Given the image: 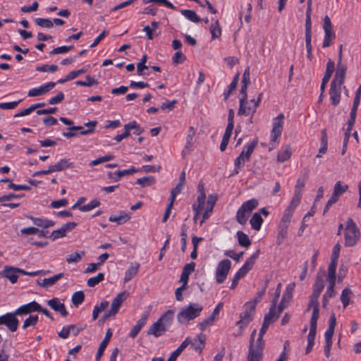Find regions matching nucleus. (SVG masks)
I'll list each match as a JSON object with an SVG mask.
<instances>
[{
	"label": "nucleus",
	"mask_w": 361,
	"mask_h": 361,
	"mask_svg": "<svg viewBox=\"0 0 361 361\" xmlns=\"http://www.w3.org/2000/svg\"><path fill=\"white\" fill-rule=\"evenodd\" d=\"M341 54L339 56V62L336 71L334 78L331 83L329 94L331 104L334 106H337L341 100V88L344 82L346 68L341 63Z\"/></svg>",
	"instance_id": "f257e3e1"
},
{
	"label": "nucleus",
	"mask_w": 361,
	"mask_h": 361,
	"mask_svg": "<svg viewBox=\"0 0 361 361\" xmlns=\"http://www.w3.org/2000/svg\"><path fill=\"white\" fill-rule=\"evenodd\" d=\"M216 197L214 195H209L207 200L202 195H197V201L192 205V209L195 212L194 220L196 221L200 214H202V219L200 221L202 225L207 220L213 211Z\"/></svg>",
	"instance_id": "f03ea898"
},
{
	"label": "nucleus",
	"mask_w": 361,
	"mask_h": 361,
	"mask_svg": "<svg viewBox=\"0 0 361 361\" xmlns=\"http://www.w3.org/2000/svg\"><path fill=\"white\" fill-rule=\"evenodd\" d=\"M271 324L264 320L262 326L260 329L259 336L257 341H255V337L256 335V330H254L251 334L250 350L247 357V361H261L262 357L263 350V342L262 337L265 332L267 331L269 326Z\"/></svg>",
	"instance_id": "7ed1b4c3"
},
{
	"label": "nucleus",
	"mask_w": 361,
	"mask_h": 361,
	"mask_svg": "<svg viewBox=\"0 0 361 361\" xmlns=\"http://www.w3.org/2000/svg\"><path fill=\"white\" fill-rule=\"evenodd\" d=\"M173 314V311H166L156 322L149 326L147 334L153 335L156 338L164 334L171 325Z\"/></svg>",
	"instance_id": "20e7f679"
},
{
	"label": "nucleus",
	"mask_w": 361,
	"mask_h": 361,
	"mask_svg": "<svg viewBox=\"0 0 361 361\" xmlns=\"http://www.w3.org/2000/svg\"><path fill=\"white\" fill-rule=\"evenodd\" d=\"M296 208L287 206L283 212L282 217L277 227L276 243L281 245L287 238L288 227Z\"/></svg>",
	"instance_id": "39448f33"
},
{
	"label": "nucleus",
	"mask_w": 361,
	"mask_h": 361,
	"mask_svg": "<svg viewBox=\"0 0 361 361\" xmlns=\"http://www.w3.org/2000/svg\"><path fill=\"white\" fill-rule=\"evenodd\" d=\"M203 310V306L199 303H190L182 307L177 314V320L182 324H188L191 320L198 317Z\"/></svg>",
	"instance_id": "423d86ee"
},
{
	"label": "nucleus",
	"mask_w": 361,
	"mask_h": 361,
	"mask_svg": "<svg viewBox=\"0 0 361 361\" xmlns=\"http://www.w3.org/2000/svg\"><path fill=\"white\" fill-rule=\"evenodd\" d=\"M257 141L253 140L249 143H247L244 146L241 153L234 161L235 168L233 169L232 175L238 174L244 166L245 162L250 160L252 154L253 153L255 147H257Z\"/></svg>",
	"instance_id": "0eeeda50"
},
{
	"label": "nucleus",
	"mask_w": 361,
	"mask_h": 361,
	"mask_svg": "<svg viewBox=\"0 0 361 361\" xmlns=\"http://www.w3.org/2000/svg\"><path fill=\"white\" fill-rule=\"evenodd\" d=\"M360 232L352 219L346 221L344 230L345 245L346 247L354 246L360 240Z\"/></svg>",
	"instance_id": "6e6552de"
},
{
	"label": "nucleus",
	"mask_w": 361,
	"mask_h": 361,
	"mask_svg": "<svg viewBox=\"0 0 361 361\" xmlns=\"http://www.w3.org/2000/svg\"><path fill=\"white\" fill-rule=\"evenodd\" d=\"M259 205L257 199L252 198L240 206L236 213V221L241 225H245L252 212Z\"/></svg>",
	"instance_id": "1a4fd4ad"
},
{
	"label": "nucleus",
	"mask_w": 361,
	"mask_h": 361,
	"mask_svg": "<svg viewBox=\"0 0 361 361\" xmlns=\"http://www.w3.org/2000/svg\"><path fill=\"white\" fill-rule=\"evenodd\" d=\"M259 250H257L249 257L241 268L234 275L232 283L231 285V289H235L238 285L239 280L243 278L247 272L252 268L256 259L259 257Z\"/></svg>",
	"instance_id": "9d476101"
},
{
	"label": "nucleus",
	"mask_w": 361,
	"mask_h": 361,
	"mask_svg": "<svg viewBox=\"0 0 361 361\" xmlns=\"http://www.w3.org/2000/svg\"><path fill=\"white\" fill-rule=\"evenodd\" d=\"M231 268V262L225 259L220 261L215 269V280L218 284L224 283Z\"/></svg>",
	"instance_id": "9b49d317"
},
{
	"label": "nucleus",
	"mask_w": 361,
	"mask_h": 361,
	"mask_svg": "<svg viewBox=\"0 0 361 361\" xmlns=\"http://www.w3.org/2000/svg\"><path fill=\"white\" fill-rule=\"evenodd\" d=\"M255 302H247L244 305V311L240 315V319L237 322L240 329H245L248 324L252 320L255 314Z\"/></svg>",
	"instance_id": "f8f14e48"
},
{
	"label": "nucleus",
	"mask_w": 361,
	"mask_h": 361,
	"mask_svg": "<svg viewBox=\"0 0 361 361\" xmlns=\"http://www.w3.org/2000/svg\"><path fill=\"white\" fill-rule=\"evenodd\" d=\"M262 96L263 94L262 92L259 93L256 100V103H255L253 105L247 104V99H245V97L240 98V107L238 111V114L247 116L251 114L253 115L257 107L259 106Z\"/></svg>",
	"instance_id": "ddd939ff"
},
{
	"label": "nucleus",
	"mask_w": 361,
	"mask_h": 361,
	"mask_svg": "<svg viewBox=\"0 0 361 361\" xmlns=\"http://www.w3.org/2000/svg\"><path fill=\"white\" fill-rule=\"evenodd\" d=\"M129 293L126 291H123L117 295L113 300L110 310L104 315V319L114 316L118 311L121 304L127 299Z\"/></svg>",
	"instance_id": "4468645a"
},
{
	"label": "nucleus",
	"mask_w": 361,
	"mask_h": 361,
	"mask_svg": "<svg viewBox=\"0 0 361 361\" xmlns=\"http://www.w3.org/2000/svg\"><path fill=\"white\" fill-rule=\"evenodd\" d=\"M305 185V178H299L297 180L295 190H294V195L290 200V202L288 204V206L297 208L298 206L300 204L301 201V197L302 195V190Z\"/></svg>",
	"instance_id": "2eb2a0df"
},
{
	"label": "nucleus",
	"mask_w": 361,
	"mask_h": 361,
	"mask_svg": "<svg viewBox=\"0 0 361 361\" xmlns=\"http://www.w3.org/2000/svg\"><path fill=\"white\" fill-rule=\"evenodd\" d=\"M16 315L14 312L0 316V325H5L12 332L16 331L19 323Z\"/></svg>",
	"instance_id": "dca6fc26"
},
{
	"label": "nucleus",
	"mask_w": 361,
	"mask_h": 361,
	"mask_svg": "<svg viewBox=\"0 0 361 361\" xmlns=\"http://www.w3.org/2000/svg\"><path fill=\"white\" fill-rule=\"evenodd\" d=\"M283 114H280L274 119L273 127L271 133V142H275L281 136L283 130Z\"/></svg>",
	"instance_id": "f3484780"
},
{
	"label": "nucleus",
	"mask_w": 361,
	"mask_h": 361,
	"mask_svg": "<svg viewBox=\"0 0 361 361\" xmlns=\"http://www.w3.org/2000/svg\"><path fill=\"white\" fill-rule=\"evenodd\" d=\"M20 274V269L6 265L0 272V275L8 279L11 283H16L19 278L18 274Z\"/></svg>",
	"instance_id": "a211bd4d"
},
{
	"label": "nucleus",
	"mask_w": 361,
	"mask_h": 361,
	"mask_svg": "<svg viewBox=\"0 0 361 361\" xmlns=\"http://www.w3.org/2000/svg\"><path fill=\"white\" fill-rule=\"evenodd\" d=\"M295 287V283H289L286 288V290L283 295L282 300L279 305V313H281L282 311L288 306V303L293 298V292Z\"/></svg>",
	"instance_id": "6ab92c4d"
},
{
	"label": "nucleus",
	"mask_w": 361,
	"mask_h": 361,
	"mask_svg": "<svg viewBox=\"0 0 361 361\" xmlns=\"http://www.w3.org/2000/svg\"><path fill=\"white\" fill-rule=\"evenodd\" d=\"M77 226V224L75 222H69L64 225H63L60 228L52 231L51 233L50 238L52 240H56L66 236V233L73 228H75Z\"/></svg>",
	"instance_id": "aec40b11"
},
{
	"label": "nucleus",
	"mask_w": 361,
	"mask_h": 361,
	"mask_svg": "<svg viewBox=\"0 0 361 361\" xmlns=\"http://www.w3.org/2000/svg\"><path fill=\"white\" fill-rule=\"evenodd\" d=\"M55 85V82H49L43 84L39 87L32 88L28 91L27 95L28 97H38L45 94L47 92L54 88Z\"/></svg>",
	"instance_id": "412c9836"
},
{
	"label": "nucleus",
	"mask_w": 361,
	"mask_h": 361,
	"mask_svg": "<svg viewBox=\"0 0 361 361\" xmlns=\"http://www.w3.org/2000/svg\"><path fill=\"white\" fill-rule=\"evenodd\" d=\"M47 305L55 312H57L63 317H66L68 312L66 311V307L63 302L57 298H54L47 301Z\"/></svg>",
	"instance_id": "4be33fe9"
},
{
	"label": "nucleus",
	"mask_w": 361,
	"mask_h": 361,
	"mask_svg": "<svg viewBox=\"0 0 361 361\" xmlns=\"http://www.w3.org/2000/svg\"><path fill=\"white\" fill-rule=\"evenodd\" d=\"M41 310V306L35 301H32L26 305L19 307L15 312L16 314H27L32 312H37Z\"/></svg>",
	"instance_id": "5701e85b"
},
{
	"label": "nucleus",
	"mask_w": 361,
	"mask_h": 361,
	"mask_svg": "<svg viewBox=\"0 0 361 361\" xmlns=\"http://www.w3.org/2000/svg\"><path fill=\"white\" fill-rule=\"evenodd\" d=\"M334 68H335L334 62L331 60H329L326 64L325 74L323 77L321 87H320L321 91L322 92H324L326 86L331 77V75L334 71Z\"/></svg>",
	"instance_id": "b1692460"
},
{
	"label": "nucleus",
	"mask_w": 361,
	"mask_h": 361,
	"mask_svg": "<svg viewBox=\"0 0 361 361\" xmlns=\"http://www.w3.org/2000/svg\"><path fill=\"white\" fill-rule=\"evenodd\" d=\"M324 288V281L322 276H317L313 286V293L310 301H318V298Z\"/></svg>",
	"instance_id": "393cba45"
},
{
	"label": "nucleus",
	"mask_w": 361,
	"mask_h": 361,
	"mask_svg": "<svg viewBox=\"0 0 361 361\" xmlns=\"http://www.w3.org/2000/svg\"><path fill=\"white\" fill-rule=\"evenodd\" d=\"M312 310L310 319V326L317 327V322L319 318V303L318 301H310L307 310Z\"/></svg>",
	"instance_id": "a878e982"
},
{
	"label": "nucleus",
	"mask_w": 361,
	"mask_h": 361,
	"mask_svg": "<svg viewBox=\"0 0 361 361\" xmlns=\"http://www.w3.org/2000/svg\"><path fill=\"white\" fill-rule=\"evenodd\" d=\"M149 314H144L137 322L136 324L131 329L129 336L130 338H135L140 331L141 329L146 324Z\"/></svg>",
	"instance_id": "bb28decb"
},
{
	"label": "nucleus",
	"mask_w": 361,
	"mask_h": 361,
	"mask_svg": "<svg viewBox=\"0 0 361 361\" xmlns=\"http://www.w3.org/2000/svg\"><path fill=\"white\" fill-rule=\"evenodd\" d=\"M293 151L290 145L283 146L278 152L277 154V161L279 162H284L288 160L291 155Z\"/></svg>",
	"instance_id": "cd10ccee"
},
{
	"label": "nucleus",
	"mask_w": 361,
	"mask_h": 361,
	"mask_svg": "<svg viewBox=\"0 0 361 361\" xmlns=\"http://www.w3.org/2000/svg\"><path fill=\"white\" fill-rule=\"evenodd\" d=\"M139 269L140 264L137 262L131 263L130 266L125 273L123 279L124 283L130 281L133 277H135L137 274Z\"/></svg>",
	"instance_id": "c85d7f7f"
},
{
	"label": "nucleus",
	"mask_w": 361,
	"mask_h": 361,
	"mask_svg": "<svg viewBox=\"0 0 361 361\" xmlns=\"http://www.w3.org/2000/svg\"><path fill=\"white\" fill-rule=\"evenodd\" d=\"M63 274L60 273L50 278L44 279L42 281H37L38 285L43 288H49L54 286L59 279L63 278Z\"/></svg>",
	"instance_id": "c756f323"
},
{
	"label": "nucleus",
	"mask_w": 361,
	"mask_h": 361,
	"mask_svg": "<svg viewBox=\"0 0 361 361\" xmlns=\"http://www.w3.org/2000/svg\"><path fill=\"white\" fill-rule=\"evenodd\" d=\"M72 166L73 163L67 159H60L56 164L51 165L53 172L61 171Z\"/></svg>",
	"instance_id": "7c9ffc66"
},
{
	"label": "nucleus",
	"mask_w": 361,
	"mask_h": 361,
	"mask_svg": "<svg viewBox=\"0 0 361 361\" xmlns=\"http://www.w3.org/2000/svg\"><path fill=\"white\" fill-rule=\"evenodd\" d=\"M130 219V215L125 212H121L118 215H111L109 221L111 222H116L117 224H123L127 222Z\"/></svg>",
	"instance_id": "2f4dec72"
},
{
	"label": "nucleus",
	"mask_w": 361,
	"mask_h": 361,
	"mask_svg": "<svg viewBox=\"0 0 361 361\" xmlns=\"http://www.w3.org/2000/svg\"><path fill=\"white\" fill-rule=\"evenodd\" d=\"M30 219L32 221L35 225L44 228H48L49 227H52L54 226V222L50 219L43 218H35L32 216H30Z\"/></svg>",
	"instance_id": "473e14b6"
},
{
	"label": "nucleus",
	"mask_w": 361,
	"mask_h": 361,
	"mask_svg": "<svg viewBox=\"0 0 361 361\" xmlns=\"http://www.w3.org/2000/svg\"><path fill=\"white\" fill-rule=\"evenodd\" d=\"M280 314L279 307H278V310H276V306L271 305L269 308V312L264 316V320L269 322L270 324H272L279 318Z\"/></svg>",
	"instance_id": "72a5a7b5"
},
{
	"label": "nucleus",
	"mask_w": 361,
	"mask_h": 361,
	"mask_svg": "<svg viewBox=\"0 0 361 361\" xmlns=\"http://www.w3.org/2000/svg\"><path fill=\"white\" fill-rule=\"evenodd\" d=\"M205 336L202 334L197 336L192 343V345L195 350L201 352L205 345Z\"/></svg>",
	"instance_id": "f704fd0d"
},
{
	"label": "nucleus",
	"mask_w": 361,
	"mask_h": 361,
	"mask_svg": "<svg viewBox=\"0 0 361 361\" xmlns=\"http://www.w3.org/2000/svg\"><path fill=\"white\" fill-rule=\"evenodd\" d=\"M236 237L240 246L247 248L251 245V241L248 235L243 231H238L236 233Z\"/></svg>",
	"instance_id": "c9c22d12"
},
{
	"label": "nucleus",
	"mask_w": 361,
	"mask_h": 361,
	"mask_svg": "<svg viewBox=\"0 0 361 361\" xmlns=\"http://www.w3.org/2000/svg\"><path fill=\"white\" fill-rule=\"evenodd\" d=\"M336 324V319L334 314H332L329 319V324L327 330L325 331V338H332L334 329Z\"/></svg>",
	"instance_id": "e433bc0d"
},
{
	"label": "nucleus",
	"mask_w": 361,
	"mask_h": 361,
	"mask_svg": "<svg viewBox=\"0 0 361 361\" xmlns=\"http://www.w3.org/2000/svg\"><path fill=\"white\" fill-rule=\"evenodd\" d=\"M250 223L253 229L256 231H259L261 228V226L263 223V219L262 218L261 215L259 213H255L252 215L250 221Z\"/></svg>",
	"instance_id": "4c0bfd02"
},
{
	"label": "nucleus",
	"mask_w": 361,
	"mask_h": 361,
	"mask_svg": "<svg viewBox=\"0 0 361 361\" xmlns=\"http://www.w3.org/2000/svg\"><path fill=\"white\" fill-rule=\"evenodd\" d=\"M337 265L329 264L328 267V274L326 280L330 285H335L336 276V270Z\"/></svg>",
	"instance_id": "58836bf2"
},
{
	"label": "nucleus",
	"mask_w": 361,
	"mask_h": 361,
	"mask_svg": "<svg viewBox=\"0 0 361 361\" xmlns=\"http://www.w3.org/2000/svg\"><path fill=\"white\" fill-rule=\"evenodd\" d=\"M138 171H139L138 169H136L135 167L133 166L129 169L117 171L115 173L116 175V177H112L110 173L109 174V176L114 178L116 181H118L121 177H123L124 176L133 174V173H137Z\"/></svg>",
	"instance_id": "ea45409f"
},
{
	"label": "nucleus",
	"mask_w": 361,
	"mask_h": 361,
	"mask_svg": "<svg viewBox=\"0 0 361 361\" xmlns=\"http://www.w3.org/2000/svg\"><path fill=\"white\" fill-rule=\"evenodd\" d=\"M124 130H127L128 133H130V130H135V134L137 135L143 133V129L135 121L124 125Z\"/></svg>",
	"instance_id": "a19ab883"
},
{
	"label": "nucleus",
	"mask_w": 361,
	"mask_h": 361,
	"mask_svg": "<svg viewBox=\"0 0 361 361\" xmlns=\"http://www.w3.org/2000/svg\"><path fill=\"white\" fill-rule=\"evenodd\" d=\"M209 32L213 39L219 38L221 35V28L218 20L212 23L209 27Z\"/></svg>",
	"instance_id": "79ce46f5"
},
{
	"label": "nucleus",
	"mask_w": 361,
	"mask_h": 361,
	"mask_svg": "<svg viewBox=\"0 0 361 361\" xmlns=\"http://www.w3.org/2000/svg\"><path fill=\"white\" fill-rule=\"evenodd\" d=\"M85 255L84 251H80L71 253L66 257V262L68 264L77 263L80 262Z\"/></svg>",
	"instance_id": "37998d69"
},
{
	"label": "nucleus",
	"mask_w": 361,
	"mask_h": 361,
	"mask_svg": "<svg viewBox=\"0 0 361 361\" xmlns=\"http://www.w3.org/2000/svg\"><path fill=\"white\" fill-rule=\"evenodd\" d=\"M195 135V130L193 127H190L188 130V133L186 137V144L183 152L186 150H190L193 144V138Z\"/></svg>",
	"instance_id": "c03bdc74"
},
{
	"label": "nucleus",
	"mask_w": 361,
	"mask_h": 361,
	"mask_svg": "<svg viewBox=\"0 0 361 361\" xmlns=\"http://www.w3.org/2000/svg\"><path fill=\"white\" fill-rule=\"evenodd\" d=\"M156 183V179L153 176H145L141 178H138L136 180V183L140 185L142 187H149Z\"/></svg>",
	"instance_id": "a18cd8bd"
},
{
	"label": "nucleus",
	"mask_w": 361,
	"mask_h": 361,
	"mask_svg": "<svg viewBox=\"0 0 361 361\" xmlns=\"http://www.w3.org/2000/svg\"><path fill=\"white\" fill-rule=\"evenodd\" d=\"M109 305V302L106 300L102 301L98 305L94 306L92 312V319L96 320L99 313L104 311Z\"/></svg>",
	"instance_id": "49530a36"
},
{
	"label": "nucleus",
	"mask_w": 361,
	"mask_h": 361,
	"mask_svg": "<svg viewBox=\"0 0 361 361\" xmlns=\"http://www.w3.org/2000/svg\"><path fill=\"white\" fill-rule=\"evenodd\" d=\"M180 13L188 20L193 23H198L200 20V17L196 14L195 11L192 10H181Z\"/></svg>",
	"instance_id": "de8ad7c7"
},
{
	"label": "nucleus",
	"mask_w": 361,
	"mask_h": 361,
	"mask_svg": "<svg viewBox=\"0 0 361 361\" xmlns=\"http://www.w3.org/2000/svg\"><path fill=\"white\" fill-rule=\"evenodd\" d=\"M44 106V103H39V104H35L33 105H31L30 107L23 109V111H20L17 114L15 115V117H19V116H25L29 115L31 112H32L34 110L37 109L39 107Z\"/></svg>",
	"instance_id": "09e8293b"
},
{
	"label": "nucleus",
	"mask_w": 361,
	"mask_h": 361,
	"mask_svg": "<svg viewBox=\"0 0 361 361\" xmlns=\"http://www.w3.org/2000/svg\"><path fill=\"white\" fill-rule=\"evenodd\" d=\"M341 246L339 243H337L334 245L332 250L331 257V262L329 264L337 265V261L339 257L340 251Z\"/></svg>",
	"instance_id": "8fccbe9b"
},
{
	"label": "nucleus",
	"mask_w": 361,
	"mask_h": 361,
	"mask_svg": "<svg viewBox=\"0 0 361 361\" xmlns=\"http://www.w3.org/2000/svg\"><path fill=\"white\" fill-rule=\"evenodd\" d=\"M104 279V274L103 273H99L97 276L90 278L87 281V284L90 287H94Z\"/></svg>",
	"instance_id": "3c124183"
},
{
	"label": "nucleus",
	"mask_w": 361,
	"mask_h": 361,
	"mask_svg": "<svg viewBox=\"0 0 361 361\" xmlns=\"http://www.w3.org/2000/svg\"><path fill=\"white\" fill-rule=\"evenodd\" d=\"M327 151V137L325 134V130H323L322 137L321 142V147L319 150V152L317 155V157H322L324 154Z\"/></svg>",
	"instance_id": "603ef678"
},
{
	"label": "nucleus",
	"mask_w": 361,
	"mask_h": 361,
	"mask_svg": "<svg viewBox=\"0 0 361 361\" xmlns=\"http://www.w3.org/2000/svg\"><path fill=\"white\" fill-rule=\"evenodd\" d=\"M85 299V295L82 291H77L72 295L71 300L73 305L78 306Z\"/></svg>",
	"instance_id": "864d4df0"
},
{
	"label": "nucleus",
	"mask_w": 361,
	"mask_h": 361,
	"mask_svg": "<svg viewBox=\"0 0 361 361\" xmlns=\"http://www.w3.org/2000/svg\"><path fill=\"white\" fill-rule=\"evenodd\" d=\"M325 35L324 39L323 41L322 47L324 48L328 47L330 46L331 41L335 37V33L333 32V30H327L324 31Z\"/></svg>",
	"instance_id": "5fc2aeb1"
},
{
	"label": "nucleus",
	"mask_w": 361,
	"mask_h": 361,
	"mask_svg": "<svg viewBox=\"0 0 361 361\" xmlns=\"http://www.w3.org/2000/svg\"><path fill=\"white\" fill-rule=\"evenodd\" d=\"M351 295L352 292L349 288H345L342 291L341 300L344 307H346V306L349 304Z\"/></svg>",
	"instance_id": "6e6d98bb"
},
{
	"label": "nucleus",
	"mask_w": 361,
	"mask_h": 361,
	"mask_svg": "<svg viewBox=\"0 0 361 361\" xmlns=\"http://www.w3.org/2000/svg\"><path fill=\"white\" fill-rule=\"evenodd\" d=\"M35 23L42 27L51 28L53 27V22L47 18H37L35 19Z\"/></svg>",
	"instance_id": "4d7b16f0"
},
{
	"label": "nucleus",
	"mask_w": 361,
	"mask_h": 361,
	"mask_svg": "<svg viewBox=\"0 0 361 361\" xmlns=\"http://www.w3.org/2000/svg\"><path fill=\"white\" fill-rule=\"evenodd\" d=\"M38 322V316L37 315H30L27 317L23 323V329H26L29 326H34Z\"/></svg>",
	"instance_id": "13d9d810"
},
{
	"label": "nucleus",
	"mask_w": 361,
	"mask_h": 361,
	"mask_svg": "<svg viewBox=\"0 0 361 361\" xmlns=\"http://www.w3.org/2000/svg\"><path fill=\"white\" fill-rule=\"evenodd\" d=\"M99 205V202L97 200H93L90 202H89L88 204L80 207L79 209L81 212H88V211H90V210L96 208Z\"/></svg>",
	"instance_id": "bf43d9fd"
},
{
	"label": "nucleus",
	"mask_w": 361,
	"mask_h": 361,
	"mask_svg": "<svg viewBox=\"0 0 361 361\" xmlns=\"http://www.w3.org/2000/svg\"><path fill=\"white\" fill-rule=\"evenodd\" d=\"M348 188V186L345 184H342L341 181L336 183L334 188V192L341 196L343 194Z\"/></svg>",
	"instance_id": "052dcab7"
},
{
	"label": "nucleus",
	"mask_w": 361,
	"mask_h": 361,
	"mask_svg": "<svg viewBox=\"0 0 361 361\" xmlns=\"http://www.w3.org/2000/svg\"><path fill=\"white\" fill-rule=\"evenodd\" d=\"M97 83H98L97 80H95L94 78L90 77V75L86 76V80H84V81L78 80L76 82L77 85L87 86V87H90L93 85H97Z\"/></svg>",
	"instance_id": "680f3d73"
},
{
	"label": "nucleus",
	"mask_w": 361,
	"mask_h": 361,
	"mask_svg": "<svg viewBox=\"0 0 361 361\" xmlns=\"http://www.w3.org/2000/svg\"><path fill=\"white\" fill-rule=\"evenodd\" d=\"M215 319L210 315L202 322L198 324V327L201 331H204L208 326L212 325Z\"/></svg>",
	"instance_id": "e2e57ef3"
},
{
	"label": "nucleus",
	"mask_w": 361,
	"mask_h": 361,
	"mask_svg": "<svg viewBox=\"0 0 361 361\" xmlns=\"http://www.w3.org/2000/svg\"><path fill=\"white\" fill-rule=\"evenodd\" d=\"M58 70V66L56 65H42L37 66L36 68V71L39 72H51L54 73Z\"/></svg>",
	"instance_id": "0e129e2a"
},
{
	"label": "nucleus",
	"mask_w": 361,
	"mask_h": 361,
	"mask_svg": "<svg viewBox=\"0 0 361 361\" xmlns=\"http://www.w3.org/2000/svg\"><path fill=\"white\" fill-rule=\"evenodd\" d=\"M147 55H144L142 57L141 61L137 63V74L139 75H143L144 70L147 68V66H145V63L147 62Z\"/></svg>",
	"instance_id": "69168bd1"
},
{
	"label": "nucleus",
	"mask_w": 361,
	"mask_h": 361,
	"mask_svg": "<svg viewBox=\"0 0 361 361\" xmlns=\"http://www.w3.org/2000/svg\"><path fill=\"white\" fill-rule=\"evenodd\" d=\"M74 329H75V326H73V325L65 326L59 333V336L63 339L67 338L71 333V331L74 330Z\"/></svg>",
	"instance_id": "338daca9"
},
{
	"label": "nucleus",
	"mask_w": 361,
	"mask_h": 361,
	"mask_svg": "<svg viewBox=\"0 0 361 361\" xmlns=\"http://www.w3.org/2000/svg\"><path fill=\"white\" fill-rule=\"evenodd\" d=\"M185 59V56L180 51H176L172 58L173 63L175 64L182 63Z\"/></svg>",
	"instance_id": "774afa93"
}]
</instances>
